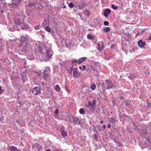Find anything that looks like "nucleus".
<instances>
[{"mask_svg": "<svg viewBox=\"0 0 151 151\" xmlns=\"http://www.w3.org/2000/svg\"><path fill=\"white\" fill-rule=\"evenodd\" d=\"M21 41L25 42L27 40V36H24L23 35H22L21 37Z\"/></svg>", "mask_w": 151, "mask_h": 151, "instance_id": "nucleus-19", "label": "nucleus"}, {"mask_svg": "<svg viewBox=\"0 0 151 151\" xmlns=\"http://www.w3.org/2000/svg\"><path fill=\"white\" fill-rule=\"evenodd\" d=\"M145 138L146 139H147L148 142L149 143H150V139L148 138H147L146 137H145Z\"/></svg>", "mask_w": 151, "mask_h": 151, "instance_id": "nucleus-54", "label": "nucleus"}, {"mask_svg": "<svg viewBox=\"0 0 151 151\" xmlns=\"http://www.w3.org/2000/svg\"><path fill=\"white\" fill-rule=\"evenodd\" d=\"M128 78L131 80H133L135 78V76L134 74H130L129 76H128Z\"/></svg>", "mask_w": 151, "mask_h": 151, "instance_id": "nucleus-23", "label": "nucleus"}, {"mask_svg": "<svg viewBox=\"0 0 151 151\" xmlns=\"http://www.w3.org/2000/svg\"><path fill=\"white\" fill-rule=\"evenodd\" d=\"M95 101H93L91 102L88 101V104H86V106L88 107L90 109H94L95 107Z\"/></svg>", "mask_w": 151, "mask_h": 151, "instance_id": "nucleus-7", "label": "nucleus"}, {"mask_svg": "<svg viewBox=\"0 0 151 151\" xmlns=\"http://www.w3.org/2000/svg\"><path fill=\"white\" fill-rule=\"evenodd\" d=\"M59 110L58 109H56L55 111V114L56 115H57L58 114Z\"/></svg>", "mask_w": 151, "mask_h": 151, "instance_id": "nucleus-42", "label": "nucleus"}, {"mask_svg": "<svg viewBox=\"0 0 151 151\" xmlns=\"http://www.w3.org/2000/svg\"><path fill=\"white\" fill-rule=\"evenodd\" d=\"M86 57H82L79 59L78 60L79 64H80L83 62L86 59Z\"/></svg>", "mask_w": 151, "mask_h": 151, "instance_id": "nucleus-17", "label": "nucleus"}, {"mask_svg": "<svg viewBox=\"0 0 151 151\" xmlns=\"http://www.w3.org/2000/svg\"><path fill=\"white\" fill-rule=\"evenodd\" d=\"M59 64L60 65H62V63L60 62H59Z\"/></svg>", "mask_w": 151, "mask_h": 151, "instance_id": "nucleus-62", "label": "nucleus"}, {"mask_svg": "<svg viewBox=\"0 0 151 151\" xmlns=\"http://www.w3.org/2000/svg\"><path fill=\"white\" fill-rule=\"evenodd\" d=\"M40 27V25H37L35 27V28L36 29H39Z\"/></svg>", "mask_w": 151, "mask_h": 151, "instance_id": "nucleus-46", "label": "nucleus"}, {"mask_svg": "<svg viewBox=\"0 0 151 151\" xmlns=\"http://www.w3.org/2000/svg\"><path fill=\"white\" fill-rule=\"evenodd\" d=\"M109 22L107 21H105L104 22V24L105 26H108L109 24Z\"/></svg>", "mask_w": 151, "mask_h": 151, "instance_id": "nucleus-40", "label": "nucleus"}, {"mask_svg": "<svg viewBox=\"0 0 151 151\" xmlns=\"http://www.w3.org/2000/svg\"><path fill=\"white\" fill-rule=\"evenodd\" d=\"M138 43L139 46L141 48L143 47L145 45V43L141 40L139 41Z\"/></svg>", "mask_w": 151, "mask_h": 151, "instance_id": "nucleus-15", "label": "nucleus"}, {"mask_svg": "<svg viewBox=\"0 0 151 151\" xmlns=\"http://www.w3.org/2000/svg\"><path fill=\"white\" fill-rule=\"evenodd\" d=\"M81 74V73L78 71L76 68H73V76L74 78H78Z\"/></svg>", "mask_w": 151, "mask_h": 151, "instance_id": "nucleus-6", "label": "nucleus"}, {"mask_svg": "<svg viewBox=\"0 0 151 151\" xmlns=\"http://www.w3.org/2000/svg\"><path fill=\"white\" fill-rule=\"evenodd\" d=\"M19 106H22L23 104V103L21 102H20V101H19Z\"/></svg>", "mask_w": 151, "mask_h": 151, "instance_id": "nucleus-52", "label": "nucleus"}, {"mask_svg": "<svg viewBox=\"0 0 151 151\" xmlns=\"http://www.w3.org/2000/svg\"><path fill=\"white\" fill-rule=\"evenodd\" d=\"M143 133L144 134H146L147 133V130L145 128L143 129Z\"/></svg>", "mask_w": 151, "mask_h": 151, "instance_id": "nucleus-43", "label": "nucleus"}, {"mask_svg": "<svg viewBox=\"0 0 151 151\" xmlns=\"http://www.w3.org/2000/svg\"><path fill=\"white\" fill-rule=\"evenodd\" d=\"M38 49L39 51L40 52H41V53H43V51L42 50V48L40 46H39L38 47Z\"/></svg>", "mask_w": 151, "mask_h": 151, "instance_id": "nucleus-39", "label": "nucleus"}, {"mask_svg": "<svg viewBox=\"0 0 151 151\" xmlns=\"http://www.w3.org/2000/svg\"><path fill=\"white\" fill-rule=\"evenodd\" d=\"M100 63L99 62H95L94 64V65L98 68L100 67Z\"/></svg>", "mask_w": 151, "mask_h": 151, "instance_id": "nucleus-34", "label": "nucleus"}, {"mask_svg": "<svg viewBox=\"0 0 151 151\" xmlns=\"http://www.w3.org/2000/svg\"><path fill=\"white\" fill-rule=\"evenodd\" d=\"M27 77L26 76L22 77V79L23 81L22 82H25V81L27 80Z\"/></svg>", "mask_w": 151, "mask_h": 151, "instance_id": "nucleus-41", "label": "nucleus"}, {"mask_svg": "<svg viewBox=\"0 0 151 151\" xmlns=\"http://www.w3.org/2000/svg\"><path fill=\"white\" fill-rule=\"evenodd\" d=\"M100 123H101V124H103V121H100Z\"/></svg>", "mask_w": 151, "mask_h": 151, "instance_id": "nucleus-64", "label": "nucleus"}, {"mask_svg": "<svg viewBox=\"0 0 151 151\" xmlns=\"http://www.w3.org/2000/svg\"><path fill=\"white\" fill-rule=\"evenodd\" d=\"M79 68L80 70H82V67L81 66L79 67Z\"/></svg>", "mask_w": 151, "mask_h": 151, "instance_id": "nucleus-61", "label": "nucleus"}, {"mask_svg": "<svg viewBox=\"0 0 151 151\" xmlns=\"http://www.w3.org/2000/svg\"><path fill=\"white\" fill-rule=\"evenodd\" d=\"M72 116H73V115H68L67 116V117L68 118V119H69V121H70L71 120V118L72 119Z\"/></svg>", "mask_w": 151, "mask_h": 151, "instance_id": "nucleus-38", "label": "nucleus"}, {"mask_svg": "<svg viewBox=\"0 0 151 151\" xmlns=\"http://www.w3.org/2000/svg\"><path fill=\"white\" fill-rule=\"evenodd\" d=\"M23 0H12V2L13 3H18L19 2H21Z\"/></svg>", "mask_w": 151, "mask_h": 151, "instance_id": "nucleus-31", "label": "nucleus"}, {"mask_svg": "<svg viewBox=\"0 0 151 151\" xmlns=\"http://www.w3.org/2000/svg\"><path fill=\"white\" fill-rule=\"evenodd\" d=\"M114 45H112L110 47V48L112 49H113L114 48Z\"/></svg>", "mask_w": 151, "mask_h": 151, "instance_id": "nucleus-50", "label": "nucleus"}, {"mask_svg": "<svg viewBox=\"0 0 151 151\" xmlns=\"http://www.w3.org/2000/svg\"><path fill=\"white\" fill-rule=\"evenodd\" d=\"M73 67H70L69 68H68L67 69V71L68 72V73L70 74L72 73V71H73Z\"/></svg>", "mask_w": 151, "mask_h": 151, "instance_id": "nucleus-21", "label": "nucleus"}, {"mask_svg": "<svg viewBox=\"0 0 151 151\" xmlns=\"http://www.w3.org/2000/svg\"><path fill=\"white\" fill-rule=\"evenodd\" d=\"M139 35V33H137V34L135 36V37H137V36H138V35Z\"/></svg>", "mask_w": 151, "mask_h": 151, "instance_id": "nucleus-63", "label": "nucleus"}, {"mask_svg": "<svg viewBox=\"0 0 151 151\" xmlns=\"http://www.w3.org/2000/svg\"><path fill=\"white\" fill-rule=\"evenodd\" d=\"M79 112L81 114H85V112L83 109L82 108H81L79 110Z\"/></svg>", "mask_w": 151, "mask_h": 151, "instance_id": "nucleus-26", "label": "nucleus"}, {"mask_svg": "<svg viewBox=\"0 0 151 151\" xmlns=\"http://www.w3.org/2000/svg\"><path fill=\"white\" fill-rule=\"evenodd\" d=\"M87 36V38L90 40H92L93 38V36L90 34L88 35Z\"/></svg>", "mask_w": 151, "mask_h": 151, "instance_id": "nucleus-35", "label": "nucleus"}, {"mask_svg": "<svg viewBox=\"0 0 151 151\" xmlns=\"http://www.w3.org/2000/svg\"><path fill=\"white\" fill-rule=\"evenodd\" d=\"M109 118L110 119V121L113 124H114L116 122V118L115 117H112L111 118L109 117Z\"/></svg>", "mask_w": 151, "mask_h": 151, "instance_id": "nucleus-18", "label": "nucleus"}, {"mask_svg": "<svg viewBox=\"0 0 151 151\" xmlns=\"http://www.w3.org/2000/svg\"><path fill=\"white\" fill-rule=\"evenodd\" d=\"M110 28L108 27H104L103 29V30L105 32H109L110 31Z\"/></svg>", "mask_w": 151, "mask_h": 151, "instance_id": "nucleus-24", "label": "nucleus"}, {"mask_svg": "<svg viewBox=\"0 0 151 151\" xmlns=\"http://www.w3.org/2000/svg\"><path fill=\"white\" fill-rule=\"evenodd\" d=\"M107 127L109 128H110L111 127V125L110 124H108L107 125Z\"/></svg>", "mask_w": 151, "mask_h": 151, "instance_id": "nucleus-55", "label": "nucleus"}, {"mask_svg": "<svg viewBox=\"0 0 151 151\" xmlns=\"http://www.w3.org/2000/svg\"><path fill=\"white\" fill-rule=\"evenodd\" d=\"M70 8H72L74 7V5L72 3H70L68 4Z\"/></svg>", "mask_w": 151, "mask_h": 151, "instance_id": "nucleus-36", "label": "nucleus"}, {"mask_svg": "<svg viewBox=\"0 0 151 151\" xmlns=\"http://www.w3.org/2000/svg\"><path fill=\"white\" fill-rule=\"evenodd\" d=\"M9 30L10 31H14V28H12V27L9 29Z\"/></svg>", "mask_w": 151, "mask_h": 151, "instance_id": "nucleus-51", "label": "nucleus"}, {"mask_svg": "<svg viewBox=\"0 0 151 151\" xmlns=\"http://www.w3.org/2000/svg\"><path fill=\"white\" fill-rule=\"evenodd\" d=\"M65 120L66 121H68L69 119H68V118L67 117V116L66 117V118L65 119Z\"/></svg>", "mask_w": 151, "mask_h": 151, "instance_id": "nucleus-58", "label": "nucleus"}, {"mask_svg": "<svg viewBox=\"0 0 151 151\" xmlns=\"http://www.w3.org/2000/svg\"><path fill=\"white\" fill-rule=\"evenodd\" d=\"M29 42L25 43L23 47H21V51L23 53H25L27 50H29Z\"/></svg>", "mask_w": 151, "mask_h": 151, "instance_id": "nucleus-4", "label": "nucleus"}, {"mask_svg": "<svg viewBox=\"0 0 151 151\" xmlns=\"http://www.w3.org/2000/svg\"><path fill=\"white\" fill-rule=\"evenodd\" d=\"M42 74H43V79L45 81L50 76V74L46 73H41Z\"/></svg>", "mask_w": 151, "mask_h": 151, "instance_id": "nucleus-12", "label": "nucleus"}, {"mask_svg": "<svg viewBox=\"0 0 151 151\" xmlns=\"http://www.w3.org/2000/svg\"><path fill=\"white\" fill-rule=\"evenodd\" d=\"M111 7L114 10H116L118 8L117 6H115L114 4H112L111 5Z\"/></svg>", "mask_w": 151, "mask_h": 151, "instance_id": "nucleus-32", "label": "nucleus"}, {"mask_svg": "<svg viewBox=\"0 0 151 151\" xmlns=\"http://www.w3.org/2000/svg\"><path fill=\"white\" fill-rule=\"evenodd\" d=\"M45 54L46 56L47 57L46 60L48 61L51 58L53 52L52 49L50 48H49L48 50L47 49Z\"/></svg>", "mask_w": 151, "mask_h": 151, "instance_id": "nucleus-5", "label": "nucleus"}, {"mask_svg": "<svg viewBox=\"0 0 151 151\" xmlns=\"http://www.w3.org/2000/svg\"><path fill=\"white\" fill-rule=\"evenodd\" d=\"M103 128L105 129L106 128V126L105 125V124L103 125Z\"/></svg>", "mask_w": 151, "mask_h": 151, "instance_id": "nucleus-59", "label": "nucleus"}, {"mask_svg": "<svg viewBox=\"0 0 151 151\" xmlns=\"http://www.w3.org/2000/svg\"><path fill=\"white\" fill-rule=\"evenodd\" d=\"M84 14L87 17H88L90 15V12L88 10H86L85 12H84Z\"/></svg>", "mask_w": 151, "mask_h": 151, "instance_id": "nucleus-28", "label": "nucleus"}, {"mask_svg": "<svg viewBox=\"0 0 151 151\" xmlns=\"http://www.w3.org/2000/svg\"><path fill=\"white\" fill-rule=\"evenodd\" d=\"M82 70L83 71H84L86 70V66L85 65H83L82 66Z\"/></svg>", "mask_w": 151, "mask_h": 151, "instance_id": "nucleus-47", "label": "nucleus"}, {"mask_svg": "<svg viewBox=\"0 0 151 151\" xmlns=\"http://www.w3.org/2000/svg\"><path fill=\"white\" fill-rule=\"evenodd\" d=\"M151 107V104H148V105L147 106V108H149Z\"/></svg>", "mask_w": 151, "mask_h": 151, "instance_id": "nucleus-53", "label": "nucleus"}, {"mask_svg": "<svg viewBox=\"0 0 151 151\" xmlns=\"http://www.w3.org/2000/svg\"><path fill=\"white\" fill-rule=\"evenodd\" d=\"M95 127L94 128V129H93V130L94 132H97V131L96 129H95Z\"/></svg>", "mask_w": 151, "mask_h": 151, "instance_id": "nucleus-56", "label": "nucleus"}, {"mask_svg": "<svg viewBox=\"0 0 151 151\" xmlns=\"http://www.w3.org/2000/svg\"><path fill=\"white\" fill-rule=\"evenodd\" d=\"M85 6V4L83 2L79 4V8L80 9H82Z\"/></svg>", "mask_w": 151, "mask_h": 151, "instance_id": "nucleus-20", "label": "nucleus"}, {"mask_svg": "<svg viewBox=\"0 0 151 151\" xmlns=\"http://www.w3.org/2000/svg\"><path fill=\"white\" fill-rule=\"evenodd\" d=\"M72 122L74 125H81L82 124L81 119L75 116H72Z\"/></svg>", "mask_w": 151, "mask_h": 151, "instance_id": "nucleus-2", "label": "nucleus"}, {"mask_svg": "<svg viewBox=\"0 0 151 151\" xmlns=\"http://www.w3.org/2000/svg\"><path fill=\"white\" fill-rule=\"evenodd\" d=\"M102 88L104 91H106V89H111L113 88H115L116 87L114 86L112 82L109 79L106 80L105 82L102 84Z\"/></svg>", "mask_w": 151, "mask_h": 151, "instance_id": "nucleus-1", "label": "nucleus"}, {"mask_svg": "<svg viewBox=\"0 0 151 151\" xmlns=\"http://www.w3.org/2000/svg\"><path fill=\"white\" fill-rule=\"evenodd\" d=\"M104 49V44L101 42H99L97 43V49L99 51L103 50Z\"/></svg>", "mask_w": 151, "mask_h": 151, "instance_id": "nucleus-9", "label": "nucleus"}, {"mask_svg": "<svg viewBox=\"0 0 151 151\" xmlns=\"http://www.w3.org/2000/svg\"><path fill=\"white\" fill-rule=\"evenodd\" d=\"M3 92V90L2 89L1 86H0V94H2Z\"/></svg>", "mask_w": 151, "mask_h": 151, "instance_id": "nucleus-45", "label": "nucleus"}, {"mask_svg": "<svg viewBox=\"0 0 151 151\" xmlns=\"http://www.w3.org/2000/svg\"><path fill=\"white\" fill-rule=\"evenodd\" d=\"M96 87V85H95V84L93 83V84L92 85H91L90 88L92 90H93L95 89Z\"/></svg>", "mask_w": 151, "mask_h": 151, "instance_id": "nucleus-27", "label": "nucleus"}, {"mask_svg": "<svg viewBox=\"0 0 151 151\" xmlns=\"http://www.w3.org/2000/svg\"><path fill=\"white\" fill-rule=\"evenodd\" d=\"M149 40H151V34L150 35L149 37Z\"/></svg>", "mask_w": 151, "mask_h": 151, "instance_id": "nucleus-60", "label": "nucleus"}, {"mask_svg": "<svg viewBox=\"0 0 151 151\" xmlns=\"http://www.w3.org/2000/svg\"><path fill=\"white\" fill-rule=\"evenodd\" d=\"M93 137L95 139H98V136L96 134H95Z\"/></svg>", "mask_w": 151, "mask_h": 151, "instance_id": "nucleus-49", "label": "nucleus"}, {"mask_svg": "<svg viewBox=\"0 0 151 151\" xmlns=\"http://www.w3.org/2000/svg\"><path fill=\"white\" fill-rule=\"evenodd\" d=\"M71 63L73 64L72 66L73 67L74 65L75 66H76L77 64H79V63L78 60L77 59H74L72 60L71 61Z\"/></svg>", "mask_w": 151, "mask_h": 151, "instance_id": "nucleus-16", "label": "nucleus"}, {"mask_svg": "<svg viewBox=\"0 0 151 151\" xmlns=\"http://www.w3.org/2000/svg\"><path fill=\"white\" fill-rule=\"evenodd\" d=\"M9 151H21L20 150L17 149L14 146H10L9 148Z\"/></svg>", "mask_w": 151, "mask_h": 151, "instance_id": "nucleus-14", "label": "nucleus"}, {"mask_svg": "<svg viewBox=\"0 0 151 151\" xmlns=\"http://www.w3.org/2000/svg\"><path fill=\"white\" fill-rule=\"evenodd\" d=\"M36 5V3H30L29 4L28 6L29 7H32L35 6Z\"/></svg>", "mask_w": 151, "mask_h": 151, "instance_id": "nucleus-33", "label": "nucleus"}, {"mask_svg": "<svg viewBox=\"0 0 151 151\" xmlns=\"http://www.w3.org/2000/svg\"><path fill=\"white\" fill-rule=\"evenodd\" d=\"M42 90V86H36L33 88L32 93L34 95H36L40 94L41 93V91Z\"/></svg>", "mask_w": 151, "mask_h": 151, "instance_id": "nucleus-3", "label": "nucleus"}, {"mask_svg": "<svg viewBox=\"0 0 151 151\" xmlns=\"http://www.w3.org/2000/svg\"><path fill=\"white\" fill-rule=\"evenodd\" d=\"M49 66H45L44 67L43 71L42 73L50 74L51 70Z\"/></svg>", "mask_w": 151, "mask_h": 151, "instance_id": "nucleus-11", "label": "nucleus"}, {"mask_svg": "<svg viewBox=\"0 0 151 151\" xmlns=\"http://www.w3.org/2000/svg\"><path fill=\"white\" fill-rule=\"evenodd\" d=\"M4 49V47H3V46H1L0 48V50L1 51V52H2V50H3V49Z\"/></svg>", "mask_w": 151, "mask_h": 151, "instance_id": "nucleus-48", "label": "nucleus"}, {"mask_svg": "<svg viewBox=\"0 0 151 151\" xmlns=\"http://www.w3.org/2000/svg\"><path fill=\"white\" fill-rule=\"evenodd\" d=\"M15 23L17 25H19L20 24L21 22H20L19 19H17L15 20Z\"/></svg>", "mask_w": 151, "mask_h": 151, "instance_id": "nucleus-37", "label": "nucleus"}, {"mask_svg": "<svg viewBox=\"0 0 151 151\" xmlns=\"http://www.w3.org/2000/svg\"><path fill=\"white\" fill-rule=\"evenodd\" d=\"M60 131L61 132L62 136L64 137H66L67 135V132L65 130V127L64 126H61L60 129Z\"/></svg>", "mask_w": 151, "mask_h": 151, "instance_id": "nucleus-8", "label": "nucleus"}, {"mask_svg": "<svg viewBox=\"0 0 151 151\" xmlns=\"http://www.w3.org/2000/svg\"><path fill=\"white\" fill-rule=\"evenodd\" d=\"M123 102L124 103H125V104L127 106H128L130 103V101L128 100H124Z\"/></svg>", "mask_w": 151, "mask_h": 151, "instance_id": "nucleus-25", "label": "nucleus"}, {"mask_svg": "<svg viewBox=\"0 0 151 151\" xmlns=\"http://www.w3.org/2000/svg\"><path fill=\"white\" fill-rule=\"evenodd\" d=\"M42 148V147L41 145L37 143L34 144L32 146V148L34 149L36 148V150H40Z\"/></svg>", "mask_w": 151, "mask_h": 151, "instance_id": "nucleus-10", "label": "nucleus"}, {"mask_svg": "<svg viewBox=\"0 0 151 151\" xmlns=\"http://www.w3.org/2000/svg\"><path fill=\"white\" fill-rule=\"evenodd\" d=\"M33 73L37 77H40L41 76V75H42V74H41V72H40V73L36 71H34Z\"/></svg>", "mask_w": 151, "mask_h": 151, "instance_id": "nucleus-22", "label": "nucleus"}, {"mask_svg": "<svg viewBox=\"0 0 151 151\" xmlns=\"http://www.w3.org/2000/svg\"><path fill=\"white\" fill-rule=\"evenodd\" d=\"M90 68L93 70H96V68H95L92 65H91Z\"/></svg>", "mask_w": 151, "mask_h": 151, "instance_id": "nucleus-44", "label": "nucleus"}, {"mask_svg": "<svg viewBox=\"0 0 151 151\" xmlns=\"http://www.w3.org/2000/svg\"><path fill=\"white\" fill-rule=\"evenodd\" d=\"M55 89L58 92L60 91V88L59 85H57L55 87Z\"/></svg>", "mask_w": 151, "mask_h": 151, "instance_id": "nucleus-30", "label": "nucleus"}, {"mask_svg": "<svg viewBox=\"0 0 151 151\" xmlns=\"http://www.w3.org/2000/svg\"><path fill=\"white\" fill-rule=\"evenodd\" d=\"M111 12V10L110 9H105L104 11V15L106 17H107L109 14Z\"/></svg>", "mask_w": 151, "mask_h": 151, "instance_id": "nucleus-13", "label": "nucleus"}, {"mask_svg": "<svg viewBox=\"0 0 151 151\" xmlns=\"http://www.w3.org/2000/svg\"><path fill=\"white\" fill-rule=\"evenodd\" d=\"M45 30L48 32H50L51 31V29L49 26H46L45 28Z\"/></svg>", "mask_w": 151, "mask_h": 151, "instance_id": "nucleus-29", "label": "nucleus"}, {"mask_svg": "<svg viewBox=\"0 0 151 151\" xmlns=\"http://www.w3.org/2000/svg\"><path fill=\"white\" fill-rule=\"evenodd\" d=\"M26 27V29H28V25H24V28H25Z\"/></svg>", "mask_w": 151, "mask_h": 151, "instance_id": "nucleus-57", "label": "nucleus"}]
</instances>
